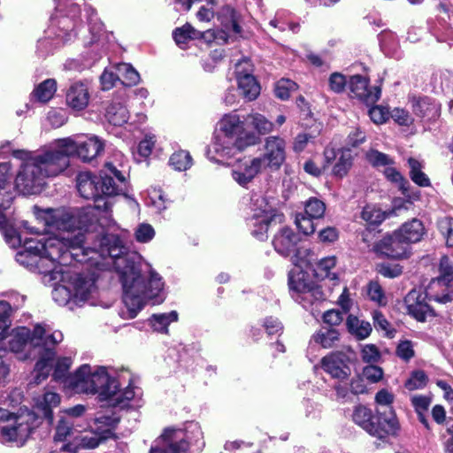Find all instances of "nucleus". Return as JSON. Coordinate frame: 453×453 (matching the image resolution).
I'll use <instances>...</instances> for the list:
<instances>
[{
  "mask_svg": "<svg viewBox=\"0 0 453 453\" xmlns=\"http://www.w3.org/2000/svg\"><path fill=\"white\" fill-rule=\"evenodd\" d=\"M213 35L214 34L211 32V30H207L206 32L202 33L195 29L189 24H186L181 27L176 28L173 33V36L176 44L180 48H183L190 39H197L203 37L206 40H211L209 35Z\"/></svg>",
  "mask_w": 453,
  "mask_h": 453,
  "instance_id": "nucleus-33",
  "label": "nucleus"
},
{
  "mask_svg": "<svg viewBox=\"0 0 453 453\" xmlns=\"http://www.w3.org/2000/svg\"><path fill=\"white\" fill-rule=\"evenodd\" d=\"M18 308V305L12 307L8 302L0 301V339L7 335L11 326V314Z\"/></svg>",
  "mask_w": 453,
  "mask_h": 453,
  "instance_id": "nucleus-47",
  "label": "nucleus"
},
{
  "mask_svg": "<svg viewBox=\"0 0 453 453\" xmlns=\"http://www.w3.org/2000/svg\"><path fill=\"white\" fill-rule=\"evenodd\" d=\"M373 251L380 256L394 259L407 257L409 246L395 232L392 235L384 237L373 246Z\"/></svg>",
  "mask_w": 453,
  "mask_h": 453,
  "instance_id": "nucleus-20",
  "label": "nucleus"
},
{
  "mask_svg": "<svg viewBox=\"0 0 453 453\" xmlns=\"http://www.w3.org/2000/svg\"><path fill=\"white\" fill-rule=\"evenodd\" d=\"M251 215L248 219V226L251 234L260 241L267 239L269 226L273 223H281L284 215L278 212L269 200L260 194H255L250 200Z\"/></svg>",
  "mask_w": 453,
  "mask_h": 453,
  "instance_id": "nucleus-11",
  "label": "nucleus"
},
{
  "mask_svg": "<svg viewBox=\"0 0 453 453\" xmlns=\"http://www.w3.org/2000/svg\"><path fill=\"white\" fill-rule=\"evenodd\" d=\"M87 15H88V22L89 31L92 35V40H91V43H92L100 37V35L104 30V25L96 17V13L94 9L88 8L87 10Z\"/></svg>",
  "mask_w": 453,
  "mask_h": 453,
  "instance_id": "nucleus-54",
  "label": "nucleus"
},
{
  "mask_svg": "<svg viewBox=\"0 0 453 453\" xmlns=\"http://www.w3.org/2000/svg\"><path fill=\"white\" fill-rule=\"evenodd\" d=\"M104 168L99 175L82 172L76 180L80 195L85 199H92L95 203L94 208L89 207L95 217L94 223L97 221L95 210L108 212L112 206L108 198L121 195L126 188V178L120 171L111 163H106Z\"/></svg>",
  "mask_w": 453,
  "mask_h": 453,
  "instance_id": "nucleus-5",
  "label": "nucleus"
},
{
  "mask_svg": "<svg viewBox=\"0 0 453 453\" xmlns=\"http://www.w3.org/2000/svg\"><path fill=\"white\" fill-rule=\"evenodd\" d=\"M89 100V89L84 82L79 81L72 84L66 92V104L73 111L84 110L88 105Z\"/></svg>",
  "mask_w": 453,
  "mask_h": 453,
  "instance_id": "nucleus-29",
  "label": "nucleus"
},
{
  "mask_svg": "<svg viewBox=\"0 0 453 453\" xmlns=\"http://www.w3.org/2000/svg\"><path fill=\"white\" fill-rule=\"evenodd\" d=\"M50 370L51 365L49 358H42L38 360L35 367V375L34 382L35 384H40L49 376Z\"/></svg>",
  "mask_w": 453,
  "mask_h": 453,
  "instance_id": "nucleus-59",
  "label": "nucleus"
},
{
  "mask_svg": "<svg viewBox=\"0 0 453 453\" xmlns=\"http://www.w3.org/2000/svg\"><path fill=\"white\" fill-rule=\"evenodd\" d=\"M63 340V334L60 331L49 333L45 326L36 325L33 332L27 327H18L11 334L9 341L10 349L13 352H19L27 343L31 345L42 346L48 350V355L51 356L50 347H54Z\"/></svg>",
  "mask_w": 453,
  "mask_h": 453,
  "instance_id": "nucleus-12",
  "label": "nucleus"
},
{
  "mask_svg": "<svg viewBox=\"0 0 453 453\" xmlns=\"http://www.w3.org/2000/svg\"><path fill=\"white\" fill-rule=\"evenodd\" d=\"M426 375L423 371H416L406 381L405 386L409 390L418 389L426 385Z\"/></svg>",
  "mask_w": 453,
  "mask_h": 453,
  "instance_id": "nucleus-63",
  "label": "nucleus"
},
{
  "mask_svg": "<svg viewBox=\"0 0 453 453\" xmlns=\"http://www.w3.org/2000/svg\"><path fill=\"white\" fill-rule=\"evenodd\" d=\"M352 420L370 435L383 440L389 434H394L399 426L398 420L391 409L386 411L377 410V416L366 406H357L352 413Z\"/></svg>",
  "mask_w": 453,
  "mask_h": 453,
  "instance_id": "nucleus-9",
  "label": "nucleus"
},
{
  "mask_svg": "<svg viewBox=\"0 0 453 453\" xmlns=\"http://www.w3.org/2000/svg\"><path fill=\"white\" fill-rule=\"evenodd\" d=\"M410 170V175L411 180L421 187L430 186V180L428 177L422 172V165L417 159L410 158L408 160Z\"/></svg>",
  "mask_w": 453,
  "mask_h": 453,
  "instance_id": "nucleus-50",
  "label": "nucleus"
},
{
  "mask_svg": "<svg viewBox=\"0 0 453 453\" xmlns=\"http://www.w3.org/2000/svg\"><path fill=\"white\" fill-rule=\"evenodd\" d=\"M66 386L76 393L98 394L103 401L111 405L125 408L134 398V388L128 385L119 388V382L111 376L104 366L81 365L69 375Z\"/></svg>",
  "mask_w": 453,
  "mask_h": 453,
  "instance_id": "nucleus-3",
  "label": "nucleus"
},
{
  "mask_svg": "<svg viewBox=\"0 0 453 453\" xmlns=\"http://www.w3.org/2000/svg\"><path fill=\"white\" fill-rule=\"evenodd\" d=\"M16 261L32 272L48 275L49 268H45L42 255L37 245L36 238H26L23 250L16 254Z\"/></svg>",
  "mask_w": 453,
  "mask_h": 453,
  "instance_id": "nucleus-18",
  "label": "nucleus"
},
{
  "mask_svg": "<svg viewBox=\"0 0 453 453\" xmlns=\"http://www.w3.org/2000/svg\"><path fill=\"white\" fill-rule=\"evenodd\" d=\"M439 271L440 276L433 283L442 288L443 293L434 298L440 303H448L453 300V266L448 257L441 258Z\"/></svg>",
  "mask_w": 453,
  "mask_h": 453,
  "instance_id": "nucleus-23",
  "label": "nucleus"
},
{
  "mask_svg": "<svg viewBox=\"0 0 453 453\" xmlns=\"http://www.w3.org/2000/svg\"><path fill=\"white\" fill-rule=\"evenodd\" d=\"M372 319L376 330L383 332L384 335L389 338L395 336V331L380 311H374L372 312Z\"/></svg>",
  "mask_w": 453,
  "mask_h": 453,
  "instance_id": "nucleus-53",
  "label": "nucleus"
},
{
  "mask_svg": "<svg viewBox=\"0 0 453 453\" xmlns=\"http://www.w3.org/2000/svg\"><path fill=\"white\" fill-rule=\"evenodd\" d=\"M349 86L351 93L366 104L376 103L381 95V89L379 86H369L368 80L361 75L352 76Z\"/></svg>",
  "mask_w": 453,
  "mask_h": 453,
  "instance_id": "nucleus-25",
  "label": "nucleus"
},
{
  "mask_svg": "<svg viewBox=\"0 0 453 453\" xmlns=\"http://www.w3.org/2000/svg\"><path fill=\"white\" fill-rule=\"evenodd\" d=\"M73 364V361L70 357H61L58 358L55 369L53 372V379L55 380H65V382L66 383L67 378L69 376H66L71 365Z\"/></svg>",
  "mask_w": 453,
  "mask_h": 453,
  "instance_id": "nucleus-57",
  "label": "nucleus"
},
{
  "mask_svg": "<svg viewBox=\"0 0 453 453\" xmlns=\"http://www.w3.org/2000/svg\"><path fill=\"white\" fill-rule=\"evenodd\" d=\"M405 303L408 313L418 321H424L427 313L430 312L429 305L415 291L408 294L405 297Z\"/></svg>",
  "mask_w": 453,
  "mask_h": 453,
  "instance_id": "nucleus-32",
  "label": "nucleus"
},
{
  "mask_svg": "<svg viewBox=\"0 0 453 453\" xmlns=\"http://www.w3.org/2000/svg\"><path fill=\"white\" fill-rule=\"evenodd\" d=\"M361 218L371 226L380 225L386 219V212L376 205L368 204L364 207Z\"/></svg>",
  "mask_w": 453,
  "mask_h": 453,
  "instance_id": "nucleus-48",
  "label": "nucleus"
},
{
  "mask_svg": "<svg viewBox=\"0 0 453 453\" xmlns=\"http://www.w3.org/2000/svg\"><path fill=\"white\" fill-rule=\"evenodd\" d=\"M360 357L364 363L376 364L381 359V353L375 344H364L361 346Z\"/></svg>",
  "mask_w": 453,
  "mask_h": 453,
  "instance_id": "nucleus-52",
  "label": "nucleus"
},
{
  "mask_svg": "<svg viewBox=\"0 0 453 453\" xmlns=\"http://www.w3.org/2000/svg\"><path fill=\"white\" fill-rule=\"evenodd\" d=\"M169 165L175 171L185 172L193 165V159L188 151L180 150L171 155Z\"/></svg>",
  "mask_w": 453,
  "mask_h": 453,
  "instance_id": "nucleus-43",
  "label": "nucleus"
},
{
  "mask_svg": "<svg viewBox=\"0 0 453 453\" xmlns=\"http://www.w3.org/2000/svg\"><path fill=\"white\" fill-rule=\"evenodd\" d=\"M286 141L278 135H271L265 138L264 144V154L257 157L262 161L264 168L272 171H278L286 160Z\"/></svg>",
  "mask_w": 453,
  "mask_h": 453,
  "instance_id": "nucleus-16",
  "label": "nucleus"
},
{
  "mask_svg": "<svg viewBox=\"0 0 453 453\" xmlns=\"http://www.w3.org/2000/svg\"><path fill=\"white\" fill-rule=\"evenodd\" d=\"M339 333L334 328H325L315 333L311 342L320 344L325 349L332 348L339 341Z\"/></svg>",
  "mask_w": 453,
  "mask_h": 453,
  "instance_id": "nucleus-42",
  "label": "nucleus"
},
{
  "mask_svg": "<svg viewBox=\"0 0 453 453\" xmlns=\"http://www.w3.org/2000/svg\"><path fill=\"white\" fill-rule=\"evenodd\" d=\"M336 258L335 257H327L320 259L315 268L314 273L315 276L319 280L329 279L331 280H334L337 279V275L335 273L332 272V270L335 267Z\"/></svg>",
  "mask_w": 453,
  "mask_h": 453,
  "instance_id": "nucleus-39",
  "label": "nucleus"
},
{
  "mask_svg": "<svg viewBox=\"0 0 453 453\" xmlns=\"http://www.w3.org/2000/svg\"><path fill=\"white\" fill-rule=\"evenodd\" d=\"M257 142L258 137L245 129L244 121L237 113H227L217 124L214 139L207 150V157L211 161L224 164Z\"/></svg>",
  "mask_w": 453,
  "mask_h": 453,
  "instance_id": "nucleus-4",
  "label": "nucleus"
},
{
  "mask_svg": "<svg viewBox=\"0 0 453 453\" xmlns=\"http://www.w3.org/2000/svg\"><path fill=\"white\" fill-rule=\"evenodd\" d=\"M413 111L421 118H434L438 115L439 106L432 99L423 97L413 104Z\"/></svg>",
  "mask_w": 453,
  "mask_h": 453,
  "instance_id": "nucleus-40",
  "label": "nucleus"
},
{
  "mask_svg": "<svg viewBox=\"0 0 453 453\" xmlns=\"http://www.w3.org/2000/svg\"><path fill=\"white\" fill-rule=\"evenodd\" d=\"M325 203L317 198H311L305 203V215L310 218H321L325 213Z\"/></svg>",
  "mask_w": 453,
  "mask_h": 453,
  "instance_id": "nucleus-56",
  "label": "nucleus"
},
{
  "mask_svg": "<svg viewBox=\"0 0 453 453\" xmlns=\"http://www.w3.org/2000/svg\"><path fill=\"white\" fill-rule=\"evenodd\" d=\"M148 203L158 212L165 210L170 203V200L159 187H151L148 190Z\"/></svg>",
  "mask_w": 453,
  "mask_h": 453,
  "instance_id": "nucleus-46",
  "label": "nucleus"
},
{
  "mask_svg": "<svg viewBox=\"0 0 453 453\" xmlns=\"http://www.w3.org/2000/svg\"><path fill=\"white\" fill-rule=\"evenodd\" d=\"M238 88L248 101L255 100L260 93V86L253 76V67L249 59H243L235 65Z\"/></svg>",
  "mask_w": 453,
  "mask_h": 453,
  "instance_id": "nucleus-19",
  "label": "nucleus"
},
{
  "mask_svg": "<svg viewBox=\"0 0 453 453\" xmlns=\"http://www.w3.org/2000/svg\"><path fill=\"white\" fill-rule=\"evenodd\" d=\"M122 256L127 257L129 261H131L133 264H134L135 265L142 268L141 278L142 280V288L144 289L143 292H149L150 289H152L151 287L153 284H152V280H151L152 279L151 273H156L161 282V286H159L158 290H155V292L154 293L152 292L151 295L149 293L148 294L144 293L143 296H144L145 298L142 301V304L141 305V308H139V310H137V311H135V314L134 316H131L132 312L125 303V290H123V303L127 309V311L125 312V311H122V313H123V315H126L127 319H134L144 308V306L147 303H150L151 304L155 305V304H160L165 301V281L163 280L162 276L156 270H154L149 263L142 262L141 260L135 261L134 256L127 254L126 252L125 247H124V252H123ZM118 274H119V277L120 278L119 273H118ZM119 280H121L119 279ZM120 282H122V281H120ZM121 285H122V289H124L123 283H121Z\"/></svg>",
  "mask_w": 453,
  "mask_h": 453,
  "instance_id": "nucleus-13",
  "label": "nucleus"
},
{
  "mask_svg": "<svg viewBox=\"0 0 453 453\" xmlns=\"http://www.w3.org/2000/svg\"><path fill=\"white\" fill-rule=\"evenodd\" d=\"M349 332L358 340L367 338L372 333V326L369 322L361 320L357 317L349 315L347 319Z\"/></svg>",
  "mask_w": 453,
  "mask_h": 453,
  "instance_id": "nucleus-38",
  "label": "nucleus"
},
{
  "mask_svg": "<svg viewBox=\"0 0 453 453\" xmlns=\"http://www.w3.org/2000/svg\"><path fill=\"white\" fill-rule=\"evenodd\" d=\"M300 242V236L290 227H281L273 236V245L276 252L283 257L295 254L297 250V245Z\"/></svg>",
  "mask_w": 453,
  "mask_h": 453,
  "instance_id": "nucleus-27",
  "label": "nucleus"
},
{
  "mask_svg": "<svg viewBox=\"0 0 453 453\" xmlns=\"http://www.w3.org/2000/svg\"><path fill=\"white\" fill-rule=\"evenodd\" d=\"M262 161L256 157H244L236 162L232 170L233 179L245 187L261 172Z\"/></svg>",
  "mask_w": 453,
  "mask_h": 453,
  "instance_id": "nucleus-22",
  "label": "nucleus"
},
{
  "mask_svg": "<svg viewBox=\"0 0 453 453\" xmlns=\"http://www.w3.org/2000/svg\"><path fill=\"white\" fill-rule=\"evenodd\" d=\"M321 367L331 377L338 380L347 379L351 372L348 357L341 352L324 357L321 360Z\"/></svg>",
  "mask_w": 453,
  "mask_h": 453,
  "instance_id": "nucleus-26",
  "label": "nucleus"
},
{
  "mask_svg": "<svg viewBox=\"0 0 453 453\" xmlns=\"http://www.w3.org/2000/svg\"><path fill=\"white\" fill-rule=\"evenodd\" d=\"M0 420V439L3 442L23 446L31 434L41 424V418L35 411L20 408L17 412L5 410Z\"/></svg>",
  "mask_w": 453,
  "mask_h": 453,
  "instance_id": "nucleus-7",
  "label": "nucleus"
},
{
  "mask_svg": "<svg viewBox=\"0 0 453 453\" xmlns=\"http://www.w3.org/2000/svg\"><path fill=\"white\" fill-rule=\"evenodd\" d=\"M60 281L69 283L73 296V303L79 304L88 300L96 291V275L83 276L68 269L58 274Z\"/></svg>",
  "mask_w": 453,
  "mask_h": 453,
  "instance_id": "nucleus-15",
  "label": "nucleus"
},
{
  "mask_svg": "<svg viewBox=\"0 0 453 453\" xmlns=\"http://www.w3.org/2000/svg\"><path fill=\"white\" fill-rule=\"evenodd\" d=\"M60 403V395L54 392H45L42 395L38 396L35 402L34 411L42 418H47L50 424L53 421L52 410Z\"/></svg>",
  "mask_w": 453,
  "mask_h": 453,
  "instance_id": "nucleus-30",
  "label": "nucleus"
},
{
  "mask_svg": "<svg viewBox=\"0 0 453 453\" xmlns=\"http://www.w3.org/2000/svg\"><path fill=\"white\" fill-rule=\"evenodd\" d=\"M134 235L138 242L146 243L154 238L155 230L151 225L142 223L135 229Z\"/></svg>",
  "mask_w": 453,
  "mask_h": 453,
  "instance_id": "nucleus-61",
  "label": "nucleus"
},
{
  "mask_svg": "<svg viewBox=\"0 0 453 453\" xmlns=\"http://www.w3.org/2000/svg\"><path fill=\"white\" fill-rule=\"evenodd\" d=\"M245 121L251 126L259 134H266L273 130V123L258 112H251Z\"/></svg>",
  "mask_w": 453,
  "mask_h": 453,
  "instance_id": "nucleus-41",
  "label": "nucleus"
},
{
  "mask_svg": "<svg viewBox=\"0 0 453 453\" xmlns=\"http://www.w3.org/2000/svg\"><path fill=\"white\" fill-rule=\"evenodd\" d=\"M80 12L79 4L72 0H58L46 36L38 42V49L50 53L72 42L77 35Z\"/></svg>",
  "mask_w": 453,
  "mask_h": 453,
  "instance_id": "nucleus-6",
  "label": "nucleus"
},
{
  "mask_svg": "<svg viewBox=\"0 0 453 453\" xmlns=\"http://www.w3.org/2000/svg\"><path fill=\"white\" fill-rule=\"evenodd\" d=\"M105 118L113 126H122L127 122L129 112L122 102L113 100L105 110Z\"/></svg>",
  "mask_w": 453,
  "mask_h": 453,
  "instance_id": "nucleus-35",
  "label": "nucleus"
},
{
  "mask_svg": "<svg viewBox=\"0 0 453 453\" xmlns=\"http://www.w3.org/2000/svg\"><path fill=\"white\" fill-rule=\"evenodd\" d=\"M115 68H106L100 77L103 90L112 88L116 82L119 81V74L114 71Z\"/></svg>",
  "mask_w": 453,
  "mask_h": 453,
  "instance_id": "nucleus-62",
  "label": "nucleus"
},
{
  "mask_svg": "<svg viewBox=\"0 0 453 453\" xmlns=\"http://www.w3.org/2000/svg\"><path fill=\"white\" fill-rule=\"evenodd\" d=\"M181 431L185 436V441L188 443V447L189 445H193L196 446L197 449H202L203 448V434L197 422H188L185 429Z\"/></svg>",
  "mask_w": 453,
  "mask_h": 453,
  "instance_id": "nucleus-37",
  "label": "nucleus"
},
{
  "mask_svg": "<svg viewBox=\"0 0 453 453\" xmlns=\"http://www.w3.org/2000/svg\"><path fill=\"white\" fill-rule=\"evenodd\" d=\"M188 443L181 429L166 428L150 447V453H186Z\"/></svg>",
  "mask_w": 453,
  "mask_h": 453,
  "instance_id": "nucleus-17",
  "label": "nucleus"
},
{
  "mask_svg": "<svg viewBox=\"0 0 453 453\" xmlns=\"http://www.w3.org/2000/svg\"><path fill=\"white\" fill-rule=\"evenodd\" d=\"M383 370L380 366L371 364L363 369V376L371 383H377L383 378Z\"/></svg>",
  "mask_w": 453,
  "mask_h": 453,
  "instance_id": "nucleus-64",
  "label": "nucleus"
},
{
  "mask_svg": "<svg viewBox=\"0 0 453 453\" xmlns=\"http://www.w3.org/2000/svg\"><path fill=\"white\" fill-rule=\"evenodd\" d=\"M296 83L288 79H281L276 83L275 95L280 99H287L289 97L290 91L296 89Z\"/></svg>",
  "mask_w": 453,
  "mask_h": 453,
  "instance_id": "nucleus-58",
  "label": "nucleus"
},
{
  "mask_svg": "<svg viewBox=\"0 0 453 453\" xmlns=\"http://www.w3.org/2000/svg\"><path fill=\"white\" fill-rule=\"evenodd\" d=\"M58 284L52 290V298L59 305H66L70 302H73V296L69 283L60 281L59 279L55 280Z\"/></svg>",
  "mask_w": 453,
  "mask_h": 453,
  "instance_id": "nucleus-45",
  "label": "nucleus"
},
{
  "mask_svg": "<svg viewBox=\"0 0 453 453\" xmlns=\"http://www.w3.org/2000/svg\"><path fill=\"white\" fill-rule=\"evenodd\" d=\"M217 18L220 22L224 30L218 33L211 31L214 35H209L213 38L218 43L220 42H226L227 33H234L235 35L241 33V27L239 25V17L235 11L229 5L223 6L217 14Z\"/></svg>",
  "mask_w": 453,
  "mask_h": 453,
  "instance_id": "nucleus-24",
  "label": "nucleus"
},
{
  "mask_svg": "<svg viewBox=\"0 0 453 453\" xmlns=\"http://www.w3.org/2000/svg\"><path fill=\"white\" fill-rule=\"evenodd\" d=\"M324 160L328 166L336 160L333 166L332 173L338 178L346 176L352 166L353 156L349 149L335 150L331 147H326L324 150Z\"/></svg>",
  "mask_w": 453,
  "mask_h": 453,
  "instance_id": "nucleus-21",
  "label": "nucleus"
},
{
  "mask_svg": "<svg viewBox=\"0 0 453 453\" xmlns=\"http://www.w3.org/2000/svg\"><path fill=\"white\" fill-rule=\"evenodd\" d=\"M11 172L12 165L9 162L0 164V230L7 244L16 249L21 245L22 236L5 214L15 197L14 187L11 181Z\"/></svg>",
  "mask_w": 453,
  "mask_h": 453,
  "instance_id": "nucleus-10",
  "label": "nucleus"
},
{
  "mask_svg": "<svg viewBox=\"0 0 453 453\" xmlns=\"http://www.w3.org/2000/svg\"><path fill=\"white\" fill-rule=\"evenodd\" d=\"M104 142L96 135H74L54 141L38 151L15 150L12 157L21 164L15 184L23 195L39 193L47 178L58 176L70 165V157L90 162L104 150Z\"/></svg>",
  "mask_w": 453,
  "mask_h": 453,
  "instance_id": "nucleus-2",
  "label": "nucleus"
},
{
  "mask_svg": "<svg viewBox=\"0 0 453 453\" xmlns=\"http://www.w3.org/2000/svg\"><path fill=\"white\" fill-rule=\"evenodd\" d=\"M57 90V82L54 79H48L40 83L34 90L33 96L42 103L50 101Z\"/></svg>",
  "mask_w": 453,
  "mask_h": 453,
  "instance_id": "nucleus-44",
  "label": "nucleus"
},
{
  "mask_svg": "<svg viewBox=\"0 0 453 453\" xmlns=\"http://www.w3.org/2000/svg\"><path fill=\"white\" fill-rule=\"evenodd\" d=\"M110 433V428L104 430L101 435L93 431L82 432L78 429L74 440L65 444V449H68L69 452H75L80 449H95L108 437Z\"/></svg>",
  "mask_w": 453,
  "mask_h": 453,
  "instance_id": "nucleus-28",
  "label": "nucleus"
},
{
  "mask_svg": "<svg viewBox=\"0 0 453 453\" xmlns=\"http://www.w3.org/2000/svg\"><path fill=\"white\" fill-rule=\"evenodd\" d=\"M122 256L127 257L129 261H131L133 264H134L135 265L142 268L141 278L142 280V288L144 289L143 292H149L150 289H152L151 287L153 284H152V280H151L152 279L151 273H156L161 282V286H159L158 290H155V292L154 293L152 292L151 295L149 293L148 294L144 293L143 296H144L145 298L142 301V304L141 305V308H139V310H137V311H135V314L134 316H131L132 312L125 303V290H123V303L127 309V311L125 312V311H122V313H123V315H126L127 319H134L144 308V306L147 303H150L151 304L155 305V304H160L165 301V281L163 280L162 276L156 270H154L149 263L142 262L141 260L135 261L134 256L127 254L126 252L125 247H124V252H123ZM118 274H119V277L120 278L119 273H118ZM119 280H121L119 279ZM120 282H122V281H120ZM121 285H122V289H124L123 283H121Z\"/></svg>",
  "mask_w": 453,
  "mask_h": 453,
  "instance_id": "nucleus-14",
  "label": "nucleus"
},
{
  "mask_svg": "<svg viewBox=\"0 0 453 453\" xmlns=\"http://www.w3.org/2000/svg\"><path fill=\"white\" fill-rule=\"evenodd\" d=\"M178 320V313L172 311L167 313L153 314L149 319V323L154 331L161 334H168V326Z\"/></svg>",
  "mask_w": 453,
  "mask_h": 453,
  "instance_id": "nucleus-36",
  "label": "nucleus"
},
{
  "mask_svg": "<svg viewBox=\"0 0 453 453\" xmlns=\"http://www.w3.org/2000/svg\"><path fill=\"white\" fill-rule=\"evenodd\" d=\"M366 159L368 162L375 167L392 165L394 164L393 159L376 150H370L366 153Z\"/></svg>",
  "mask_w": 453,
  "mask_h": 453,
  "instance_id": "nucleus-55",
  "label": "nucleus"
},
{
  "mask_svg": "<svg viewBox=\"0 0 453 453\" xmlns=\"http://www.w3.org/2000/svg\"><path fill=\"white\" fill-rule=\"evenodd\" d=\"M438 229L446 239V244L453 246V219L442 218L438 221Z\"/></svg>",
  "mask_w": 453,
  "mask_h": 453,
  "instance_id": "nucleus-60",
  "label": "nucleus"
},
{
  "mask_svg": "<svg viewBox=\"0 0 453 453\" xmlns=\"http://www.w3.org/2000/svg\"><path fill=\"white\" fill-rule=\"evenodd\" d=\"M92 209H40L34 208L36 219L50 228L59 231V235L37 238V245L42 255L45 268H49L50 280H58V274L73 261L89 267L105 270L111 265L119 273L125 290V303L132 315L141 308L145 298L141 278L142 268L123 257L124 244L114 233L96 234L88 231L94 224ZM152 289L158 290L161 282L151 273ZM148 294V292H146Z\"/></svg>",
  "mask_w": 453,
  "mask_h": 453,
  "instance_id": "nucleus-1",
  "label": "nucleus"
},
{
  "mask_svg": "<svg viewBox=\"0 0 453 453\" xmlns=\"http://www.w3.org/2000/svg\"><path fill=\"white\" fill-rule=\"evenodd\" d=\"M78 425H75L74 420L65 415H59L54 427L53 441L55 442L73 441L78 433Z\"/></svg>",
  "mask_w": 453,
  "mask_h": 453,
  "instance_id": "nucleus-31",
  "label": "nucleus"
},
{
  "mask_svg": "<svg viewBox=\"0 0 453 453\" xmlns=\"http://www.w3.org/2000/svg\"><path fill=\"white\" fill-rule=\"evenodd\" d=\"M295 267L290 271L288 285L292 297L305 310L311 311L313 316L320 313L319 304L326 300L321 288L309 280L307 273L303 272L296 255L291 257Z\"/></svg>",
  "mask_w": 453,
  "mask_h": 453,
  "instance_id": "nucleus-8",
  "label": "nucleus"
},
{
  "mask_svg": "<svg viewBox=\"0 0 453 453\" xmlns=\"http://www.w3.org/2000/svg\"><path fill=\"white\" fill-rule=\"evenodd\" d=\"M366 295L369 300L380 306H385L388 303L386 294L378 281L372 280L367 284Z\"/></svg>",
  "mask_w": 453,
  "mask_h": 453,
  "instance_id": "nucleus-49",
  "label": "nucleus"
},
{
  "mask_svg": "<svg viewBox=\"0 0 453 453\" xmlns=\"http://www.w3.org/2000/svg\"><path fill=\"white\" fill-rule=\"evenodd\" d=\"M116 71L124 79V83L127 86H133L139 82L140 75L138 72L129 64L120 63L116 66Z\"/></svg>",
  "mask_w": 453,
  "mask_h": 453,
  "instance_id": "nucleus-51",
  "label": "nucleus"
},
{
  "mask_svg": "<svg viewBox=\"0 0 453 453\" xmlns=\"http://www.w3.org/2000/svg\"><path fill=\"white\" fill-rule=\"evenodd\" d=\"M403 241L409 246L411 242H417L421 240L424 234V226L418 219H412L402 226V227L395 231Z\"/></svg>",
  "mask_w": 453,
  "mask_h": 453,
  "instance_id": "nucleus-34",
  "label": "nucleus"
}]
</instances>
